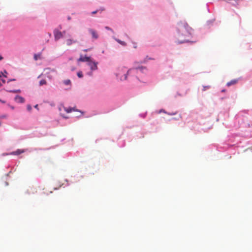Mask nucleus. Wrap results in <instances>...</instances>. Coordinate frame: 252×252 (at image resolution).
Returning a JSON list of instances; mask_svg holds the SVG:
<instances>
[{
  "instance_id": "f03ea898",
  "label": "nucleus",
  "mask_w": 252,
  "mask_h": 252,
  "mask_svg": "<svg viewBox=\"0 0 252 252\" xmlns=\"http://www.w3.org/2000/svg\"><path fill=\"white\" fill-rule=\"evenodd\" d=\"M178 30L179 31V36H188L190 34L191 29L189 27L187 23H181L178 24Z\"/></svg>"
},
{
  "instance_id": "412c9836",
  "label": "nucleus",
  "mask_w": 252,
  "mask_h": 252,
  "mask_svg": "<svg viewBox=\"0 0 252 252\" xmlns=\"http://www.w3.org/2000/svg\"><path fill=\"white\" fill-rule=\"evenodd\" d=\"M57 29H59V31H60V30H62V27H61V26H60L58 27V28H57Z\"/></svg>"
},
{
  "instance_id": "a878e982",
  "label": "nucleus",
  "mask_w": 252,
  "mask_h": 252,
  "mask_svg": "<svg viewBox=\"0 0 252 252\" xmlns=\"http://www.w3.org/2000/svg\"><path fill=\"white\" fill-rule=\"evenodd\" d=\"M106 29H108V30H110V28H108V27H106Z\"/></svg>"
},
{
  "instance_id": "2f4dec72",
  "label": "nucleus",
  "mask_w": 252,
  "mask_h": 252,
  "mask_svg": "<svg viewBox=\"0 0 252 252\" xmlns=\"http://www.w3.org/2000/svg\"><path fill=\"white\" fill-rule=\"evenodd\" d=\"M79 112L81 113H83V112H82L81 111H79Z\"/></svg>"
},
{
  "instance_id": "6ab92c4d",
  "label": "nucleus",
  "mask_w": 252,
  "mask_h": 252,
  "mask_svg": "<svg viewBox=\"0 0 252 252\" xmlns=\"http://www.w3.org/2000/svg\"><path fill=\"white\" fill-rule=\"evenodd\" d=\"M1 81H2L3 84H5V82H6L5 80L3 79H1Z\"/></svg>"
},
{
  "instance_id": "20e7f679",
  "label": "nucleus",
  "mask_w": 252,
  "mask_h": 252,
  "mask_svg": "<svg viewBox=\"0 0 252 252\" xmlns=\"http://www.w3.org/2000/svg\"><path fill=\"white\" fill-rule=\"evenodd\" d=\"M59 110L61 116L66 119L68 118V117L66 115V114L69 113L72 111H77L74 108L66 107L63 106L60 107Z\"/></svg>"
},
{
  "instance_id": "f257e3e1",
  "label": "nucleus",
  "mask_w": 252,
  "mask_h": 252,
  "mask_svg": "<svg viewBox=\"0 0 252 252\" xmlns=\"http://www.w3.org/2000/svg\"><path fill=\"white\" fill-rule=\"evenodd\" d=\"M146 70H147V68L144 66L135 67L128 70L125 66H121L118 68L116 75L121 81H125L127 79V75L132 72L137 73L139 70L143 73Z\"/></svg>"
},
{
  "instance_id": "4468645a",
  "label": "nucleus",
  "mask_w": 252,
  "mask_h": 252,
  "mask_svg": "<svg viewBox=\"0 0 252 252\" xmlns=\"http://www.w3.org/2000/svg\"><path fill=\"white\" fill-rule=\"evenodd\" d=\"M40 58V54H34V59L35 61H37Z\"/></svg>"
},
{
  "instance_id": "dca6fc26",
  "label": "nucleus",
  "mask_w": 252,
  "mask_h": 252,
  "mask_svg": "<svg viewBox=\"0 0 252 252\" xmlns=\"http://www.w3.org/2000/svg\"><path fill=\"white\" fill-rule=\"evenodd\" d=\"M32 106L30 105H27V110L29 111H31L32 110Z\"/></svg>"
},
{
  "instance_id": "b1692460",
  "label": "nucleus",
  "mask_w": 252,
  "mask_h": 252,
  "mask_svg": "<svg viewBox=\"0 0 252 252\" xmlns=\"http://www.w3.org/2000/svg\"><path fill=\"white\" fill-rule=\"evenodd\" d=\"M34 107H35V108H37V107H38V105H37V104H36V105H35Z\"/></svg>"
},
{
  "instance_id": "ddd939ff",
  "label": "nucleus",
  "mask_w": 252,
  "mask_h": 252,
  "mask_svg": "<svg viewBox=\"0 0 252 252\" xmlns=\"http://www.w3.org/2000/svg\"><path fill=\"white\" fill-rule=\"evenodd\" d=\"M46 84V81L45 79H42L39 82L40 86H42L43 85Z\"/></svg>"
},
{
  "instance_id": "6e6552de",
  "label": "nucleus",
  "mask_w": 252,
  "mask_h": 252,
  "mask_svg": "<svg viewBox=\"0 0 252 252\" xmlns=\"http://www.w3.org/2000/svg\"><path fill=\"white\" fill-rule=\"evenodd\" d=\"M24 152V150H23L17 149L15 151L11 152L9 155H19L22 153H23Z\"/></svg>"
},
{
  "instance_id": "aec40b11",
  "label": "nucleus",
  "mask_w": 252,
  "mask_h": 252,
  "mask_svg": "<svg viewBox=\"0 0 252 252\" xmlns=\"http://www.w3.org/2000/svg\"><path fill=\"white\" fill-rule=\"evenodd\" d=\"M96 12H97V11H93L92 13V14H94L96 13Z\"/></svg>"
},
{
  "instance_id": "9d476101",
  "label": "nucleus",
  "mask_w": 252,
  "mask_h": 252,
  "mask_svg": "<svg viewBox=\"0 0 252 252\" xmlns=\"http://www.w3.org/2000/svg\"><path fill=\"white\" fill-rule=\"evenodd\" d=\"M66 44L67 45H71L72 43H75V42H77V40H73V39H68L66 40Z\"/></svg>"
},
{
  "instance_id": "423d86ee",
  "label": "nucleus",
  "mask_w": 252,
  "mask_h": 252,
  "mask_svg": "<svg viewBox=\"0 0 252 252\" xmlns=\"http://www.w3.org/2000/svg\"><path fill=\"white\" fill-rule=\"evenodd\" d=\"M89 32L91 34L92 37L96 39L98 38V34L96 31L93 29H90Z\"/></svg>"
},
{
  "instance_id": "f3484780",
  "label": "nucleus",
  "mask_w": 252,
  "mask_h": 252,
  "mask_svg": "<svg viewBox=\"0 0 252 252\" xmlns=\"http://www.w3.org/2000/svg\"><path fill=\"white\" fill-rule=\"evenodd\" d=\"M186 41H187V40H186V39H184V40H182V41H179V43H184V42H186Z\"/></svg>"
},
{
  "instance_id": "cd10ccee",
  "label": "nucleus",
  "mask_w": 252,
  "mask_h": 252,
  "mask_svg": "<svg viewBox=\"0 0 252 252\" xmlns=\"http://www.w3.org/2000/svg\"><path fill=\"white\" fill-rule=\"evenodd\" d=\"M74 69H75V68H72L71 69V70H74Z\"/></svg>"
},
{
  "instance_id": "0eeeda50",
  "label": "nucleus",
  "mask_w": 252,
  "mask_h": 252,
  "mask_svg": "<svg viewBox=\"0 0 252 252\" xmlns=\"http://www.w3.org/2000/svg\"><path fill=\"white\" fill-rule=\"evenodd\" d=\"M15 100L18 103H24L25 99L19 95H16L15 97Z\"/></svg>"
},
{
  "instance_id": "4be33fe9",
  "label": "nucleus",
  "mask_w": 252,
  "mask_h": 252,
  "mask_svg": "<svg viewBox=\"0 0 252 252\" xmlns=\"http://www.w3.org/2000/svg\"><path fill=\"white\" fill-rule=\"evenodd\" d=\"M3 59V57L0 55V61L2 60Z\"/></svg>"
},
{
  "instance_id": "5701e85b",
  "label": "nucleus",
  "mask_w": 252,
  "mask_h": 252,
  "mask_svg": "<svg viewBox=\"0 0 252 252\" xmlns=\"http://www.w3.org/2000/svg\"><path fill=\"white\" fill-rule=\"evenodd\" d=\"M79 76H80V78L82 77V74L81 73V72H80Z\"/></svg>"
},
{
  "instance_id": "c756f323",
  "label": "nucleus",
  "mask_w": 252,
  "mask_h": 252,
  "mask_svg": "<svg viewBox=\"0 0 252 252\" xmlns=\"http://www.w3.org/2000/svg\"><path fill=\"white\" fill-rule=\"evenodd\" d=\"M4 73H7L6 71H4Z\"/></svg>"
},
{
  "instance_id": "bb28decb",
  "label": "nucleus",
  "mask_w": 252,
  "mask_h": 252,
  "mask_svg": "<svg viewBox=\"0 0 252 252\" xmlns=\"http://www.w3.org/2000/svg\"><path fill=\"white\" fill-rule=\"evenodd\" d=\"M225 91V90H222L221 91V92H224Z\"/></svg>"
},
{
  "instance_id": "473e14b6",
  "label": "nucleus",
  "mask_w": 252,
  "mask_h": 252,
  "mask_svg": "<svg viewBox=\"0 0 252 252\" xmlns=\"http://www.w3.org/2000/svg\"><path fill=\"white\" fill-rule=\"evenodd\" d=\"M1 77V75L0 74V78Z\"/></svg>"
},
{
  "instance_id": "f8f14e48",
  "label": "nucleus",
  "mask_w": 252,
  "mask_h": 252,
  "mask_svg": "<svg viewBox=\"0 0 252 252\" xmlns=\"http://www.w3.org/2000/svg\"><path fill=\"white\" fill-rule=\"evenodd\" d=\"M63 83L65 85H70V84H71L70 80H69V79H67V80H64L63 81Z\"/></svg>"
},
{
  "instance_id": "39448f33",
  "label": "nucleus",
  "mask_w": 252,
  "mask_h": 252,
  "mask_svg": "<svg viewBox=\"0 0 252 252\" xmlns=\"http://www.w3.org/2000/svg\"><path fill=\"white\" fill-rule=\"evenodd\" d=\"M65 33V32H61L59 29H56L54 31V35L56 40H58L63 37V35Z\"/></svg>"
},
{
  "instance_id": "2eb2a0df",
  "label": "nucleus",
  "mask_w": 252,
  "mask_h": 252,
  "mask_svg": "<svg viewBox=\"0 0 252 252\" xmlns=\"http://www.w3.org/2000/svg\"><path fill=\"white\" fill-rule=\"evenodd\" d=\"M210 87V86H203V91H205L206 90L209 89Z\"/></svg>"
},
{
  "instance_id": "9b49d317",
  "label": "nucleus",
  "mask_w": 252,
  "mask_h": 252,
  "mask_svg": "<svg viewBox=\"0 0 252 252\" xmlns=\"http://www.w3.org/2000/svg\"><path fill=\"white\" fill-rule=\"evenodd\" d=\"M115 40L117 42H118L119 44H120L121 45H122L123 46L126 45V43L125 41H122L119 39H115Z\"/></svg>"
},
{
  "instance_id": "393cba45",
  "label": "nucleus",
  "mask_w": 252,
  "mask_h": 252,
  "mask_svg": "<svg viewBox=\"0 0 252 252\" xmlns=\"http://www.w3.org/2000/svg\"><path fill=\"white\" fill-rule=\"evenodd\" d=\"M77 75L79 77V72H77Z\"/></svg>"
},
{
  "instance_id": "7ed1b4c3",
  "label": "nucleus",
  "mask_w": 252,
  "mask_h": 252,
  "mask_svg": "<svg viewBox=\"0 0 252 252\" xmlns=\"http://www.w3.org/2000/svg\"><path fill=\"white\" fill-rule=\"evenodd\" d=\"M80 61L87 62L91 70H95L97 68V63L93 61L89 57L81 56L80 57Z\"/></svg>"
},
{
  "instance_id": "1a4fd4ad",
  "label": "nucleus",
  "mask_w": 252,
  "mask_h": 252,
  "mask_svg": "<svg viewBox=\"0 0 252 252\" xmlns=\"http://www.w3.org/2000/svg\"><path fill=\"white\" fill-rule=\"evenodd\" d=\"M238 79H233L227 83L226 85L229 87L231 85H235L238 82Z\"/></svg>"
},
{
  "instance_id": "c85d7f7f",
  "label": "nucleus",
  "mask_w": 252,
  "mask_h": 252,
  "mask_svg": "<svg viewBox=\"0 0 252 252\" xmlns=\"http://www.w3.org/2000/svg\"><path fill=\"white\" fill-rule=\"evenodd\" d=\"M68 19L69 20L70 19V17H68Z\"/></svg>"
},
{
  "instance_id": "a211bd4d",
  "label": "nucleus",
  "mask_w": 252,
  "mask_h": 252,
  "mask_svg": "<svg viewBox=\"0 0 252 252\" xmlns=\"http://www.w3.org/2000/svg\"><path fill=\"white\" fill-rule=\"evenodd\" d=\"M6 117H7L6 115H3V116H0V118L4 119V118H6Z\"/></svg>"
},
{
  "instance_id": "7c9ffc66",
  "label": "nucleus",
  "mask_w": 252,
  "mask_h": 252,
  "mask_svg": "<svg viewBox=\"0 0 252 252\" xmlns=\"http://www.w3.org/2000/svg\"><path fill=\"white\" fill-rule=\"evenodd\" d=\"M11 109H13L14 107H11Z\"/></svg>"
}]
</instances>
